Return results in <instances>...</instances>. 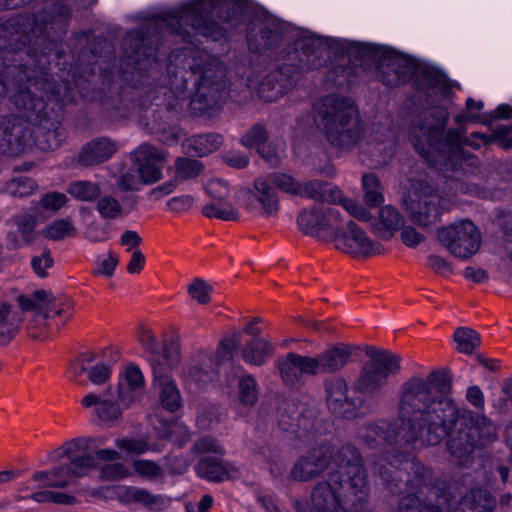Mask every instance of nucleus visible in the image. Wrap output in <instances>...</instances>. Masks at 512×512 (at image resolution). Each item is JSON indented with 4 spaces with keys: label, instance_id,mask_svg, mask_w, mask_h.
<instances>
[{
    "label": "nucleus",
    "instance_id": "nucleus-1",
    "mask_svg": "<svg viewBox=\"0 0 512 512\" xmlns=\"http://www.w3.org/2000/svg\"><path fill=\"white\" fill-rule=\"evenodd\" d=\"M440 375L411 377L399 392V429L393 432L405 442L436 445L449 436V452L458 458L469 455L496 435L494 424L485 416L459 407L450 397L438 395Z\"/></svg>",
    "mask_w": 512,
    "mask_h": 512
},
{
    "label": "nucleus",
    "instance_id": "nucleus-2",
    "mask_svg": "<svg viewBox=\"0 0 512 512\" xmlns=\"http://www.w3.org/2000/svg\"><path fill=\"white\" fill-rule=\"evenodd\" d=\"M338 460V469L312 490L311 505L316 512H346L349 505L356 506L368 496L369 486L358 451L346 445L335 462Z\"/></svg>",
    "mask_w": 512,
    "mask_h": 512
},
{
    "label": "nucleus",
    "instance_id": "nucleus-3",
    "mask_svg": "<svg viewBox=\"0 0 512 512\" xmlns=\"http://www.w3.org/2000/svg\"><path fill=\"white\" fill-rule=\"evenodd\" d=\"M314 109L319 126L333 146L350 149L358 145L363 152H370L366 147L370 143H357L361 132L360 118L351 100L330 95L319 100Z\"/></svg>",
    "mask_w": 512,
    "mask_h": 512
},
{
    "label": "nucleus",
    "instance_id": "nucleus-4",
    "mask_svg": "<svg viewBox=\"0 0 512 512\" xmlns=\"http://www.w3.org/2000/svg\"><path fill=\"white\" fill-rule=\"evenodd\" d=\"M106 442L105 437L81 436L64 442L61 446L49 454L52 462H59L63 458L69 460L67 466L53 469L54 479L47 482L55 488L66 487L73 477L86 475L90 469L96 466V460L91 449L100 447Z\"/></svg>",
    "mask_w": 512,
    "mask_h": 512
},
{
    "label": "nucleus",
    "instance_id": "nucleus-5",
    "mask_svg": "<svg viewBox=\"0 0 512 512\" xmlns=\"http://www.w3.org/2000/svg\"><path fill=\"white\" fill-rule=\"evenodd\" d=\"M366 354L369 361L363 366L356 387L364 393H373L401 371V356L375 347H369Z\"/></svg>",
    "mask_w": 512,
    "mask_h": 512
},
{
    "label": "nucleus",
    "instance_id": "nucleus-6",
    "mask_svg": "<svg viewBox=\"0 0 512 512\" xmlns=\"http://www.w3.org/2000/svg\"><path fill=\"white\" fill-rule=\"evenodd\" d=\"M328 241L336 250L354 259H366L383 251L382 245L372 239L357 223L343 218L342 224L336 225Z\"/></svg>",
    "mask_w": 512,
    "mask_h": 512
},
{
    "label": "nucleus",
    "instance_id": "nucleus-7",
    "mask_svg": "<svg viewBox=\"0 0 512 512\" xmlns=\"http://www.w3.org/2000/svg\"><path fill=\"white\" fill-rule=\"evenodd\" d=\"M192 74L196 92L191 101L192 108L204 112L217 104L224 88L225 70L217 59H209L203 66L193 67Z\"/></svg>",
    "mask_w": 512,
    "mask_h": 512
},
{
    "label": "nucleus",
    "instance_id": "nucleus-8",
    "mask_svg": "<svg viewBox=\"0 0 512 512\" xmlns=\"http://www.w3.org/2000/svg\"><path fill=\"white\" fill-rule=\"evenodd\" d=\"M447 123V114L440 112V116L433 126L422 125L414 126L411 129V138L415 149L425 157L428 161H432L430 156L432 151H448L457 150L464 140L457 130H449L443 135L444 127Z\"/></svg>",
    "mask_w": 512,
    "mask_h": 512
},
{
    "label": "nucleus",
    "instance_id": "nucleus-9",
    "mask_svg": "<svg viewBox=\"0 0 512 512\" xmlns=\"http://www.w3.org/2000/svg\"><path fill=\"white\" fill-rule=\"evenodd\" d=\"M436 237L451 255L461 260L474 256L482 242L480 230L469 220L456 221L439 228Z\"/></svg>",
    "mask_w": 512,
    "mask_h": 512
},
{
    "label": "nucleus",
    "instance_id": "nucleus-10",
    "mask_svg": "<svg viewBox=\"0 0 512 512\" xmlns=\"http://www.w3.org/2000/svg\"><path fill=\"white\" fill-rule=\"evenodd\" d=\"M120 359V351L115 347H107L99 353L83 352L73 366L76 376L86 373L94 385H102L111 377V368Z\"/></svg>",
    "mask_w": 512,
    "mask_h": 512
},
{
    "label": "nucleus",
    "instance_id": "nucleus-11",
    "mask_svg": "<svg viewBox=\"0 0 512 512\" xmlns=\"http://www.w3.org/2000/svg\"><path fill=\"white\" fill-rule=\"evenodd\" d=\"M344 447L336 453L329 444L322 443L313 447L295 462L290 471L291 479L301 482L312 480L321 475L331 463L335 465V470L338 469L339 460L335 462V459Z\"/></svg>",
    "mask_w": 512,
    "mask_h": 512
},
{
    "label": "nucleus",
    "instance_id": "nucleus-12",
    "mask_svg": "<svg viewBox=\"0 0 512 512\" xmlns=\"http://www.w3.org/2000/svg\"><path fill=\"white\" fill-rule=\"evenodd\" d=\"M178 361L177 351L169 350H165L162 356H154L151 360L155 385L160 390L161 404L165 409L172 412L176 411L181 404L179 391L170 378V370Z\"/></svg>",
    "mask_w": 512,
    "mask_h": 512
},
{
    "label": "nucleus",
    "instance_id": "nucleus-13",
    "mask_svg": "<svg viewBox=\"0 0 512 512\" xmlns=\"http://www.w3.org/2000/svg\"><path fill=\"white\" fill-rule=\"evenodd\" d=\"M16 300L22 313L34 312L33 317L27 323V331L32 338H41L46 330L52 306L55 304L54 296L51 292L37 290L31 294H21Z\"/></svg>",
    "mask_w": 512,
    "mask_h": 512
},
{
    "label": "nucleus",
    "instance_id": "nucleus-14",
    "mask_svg": "<svg viewBox=\"0 0 512 512\" xmlns=\"http://www.w3.org/2000/svg\"><path fill=\"white\" fill-rule=\"evenodd\" d=\"M297 224L303 233L328 240L336 225L342 224V215L335 207H311L299 213Z\"/></svg>",
    "mask_w": 512,
    "mask_h": 512
},
{
    "label": "nucleus",
    "instance_id": "nucleus-15",
    "mask_svg": "<svg viewBox=\"0 0 512 512\" xmlns=\"http://www.w3.org/2000/svg\"><path fill=\"white\" fill-rule=\"evenodd\" d=\"M241 205L248 211L266 216H275L279 210V197L267 177H258L252 189L241 192Z\"/></svg>",
    "mask_w": 512,
    "mask_h": 512
},
{
    "label": "nucleus",
    "instance_id": "nucleus-16",
    "mask_svg": "<svg viewBox=\"0 0 512 512\" xmlns=\"http://www.w3.org/2000/svg\"><path fill=\"white\" fill-rule=\"evenodd\" d=\"M406 209L411 221L425 227L435 223L443 212L450 210L451 203L432 191L423 190L411 198Z\"/></svg>",
    "mask_w": 512,
    "mask_h": 512
},
{
    "label": "nucleus",
    "instance_id": "nucleus-17",
    "mask_svg": "<svg viewBox=\"0 0 512 512\" xmlns=\"http://www.w3.org/2000/svg\"><path fill=\"white\" fill-rule=\"evenodd\" d=\"M168 157L165 150L143 143L132 153L133 166L137 168L143 185H152L163 178V167Z\"/></svg>",
    "mask_w": 512,
    "mask_h": 512
},
{
    "label": "nucleus",
    "instance_id": "nucleus-18",
    "mask_svg": "<svg viewBox=\"0 0 512 512\" xmlns=\"http://www.w3.org/2000/svg\"><path fill=\"white\" fill-rule=\"evenodd\" d=\"M145 379L140 368L129 363L119 373L117 396L120 403L129 408L138 403L145 393Z\"/></svg>",
    "mask_w": 512,
    "mask_h": 512
},
{
    "label": "nucleus",
    "instance_id": "nucleus-19",
    "mask_svg": "<svg viewBox=\"0 0 512 512\" xmlns=\"http://www.w3.org/2000/svg\"><path fill=\"white\" fill-rule=\"evenodd\" d=\"M352 355L351 348L345 344L332 346L320 354L309 356L312 376L318 374H332L340 371L349 362Z\"/></svg>",
    "mask_w": 512,
    "mask_h": 512
},
{
    "label": "nucleus",
    "instance_id": "nucleus-20",
    "mask_svg": "<svg viewBox=\"0 0 512 512\" xmlns=\"http://www.w3.org/2000/svg\"><path fill=\"white\" fill-rule=\"evenodd\" d=\"M347 383L343 378L335 377L325 381L326 403L336 415L350 418L355 415L358 404L347 395Z\"/></svg>",
    "mask_w": 512,
    "mask_h": 512
},
{
    "label": "nucleus",
    "instance_id": "nucleus-21",
    "mask_svg": "<svg viewBox=\"0 0 512 512\" xmlns=\"http://www.w3.org/2000/svg\"><path fill=\"white\" fill-rule=\"evenodd\" d=\"M110 394V389L101 394L88 393L82 398L81 404L85 408L92 409L101 422L112 426L120 420L122 411L119 404L111 401Z\"/></svg>",
    "mask_w": 512,
    "mask_h": 512
},
{
    "label": "nucleus",
    "instance_id": "nucleus-22",
    "mask_svg": "<svg viewBox=\"0 0 512 512\" xmlns=\"http://www.w3.org/2000/svg\"><path fill=\"white\" fill-rule=\"evenodd\" d=\"M276 364L283 382L287 385L300 383L304 375L312 376L309 356L290 352L284 358L278 359Z\"/></svg>",
    "mask_w": 512,
    "mask_h": 512
},
{
    "label": "nucleus",
    "instance_id": "nucleus-23",
    "mask_svg": "<svg viewBox=\"0 0 512 512\" xmlns=\"http://www.w3.org/2000/svg\"><path fill=\"white\" fill-rule=\"evenodd\" d=\"M198 7H191L186 9L179 15V23H188L195 31L203 36L210 37L213 40L222 38L226 31L232 28V24L225 20L223 26L215 22H208L202 15H198Z\"/></svg>",
    "mask_w": 512,
    "mask_h": 512
},
{
    "label": "nucleus",
    "instance_id": "nucleus-24",
    "mask_svg": "<svg viewBox=\"0 0 512 512\" xmlns=\"http://www.w3.org/2000/svg\"><path fill=\"white\" fill-rule=\"evenodd\" d=\"M117 146L107 138H100L87 143L79 156L83 165L91 166L100 164L116 152Z\"/></svg>",
    "mask_w": 512,
    "mask_h": 512
},
{
    "label": "nucleus",
    "instance_id": "nucleus-25",
    "mask_svg": "<svg viewBox=\"0 0 512 512\" xmlns=\"http://www.w3.org/2000/svg\"><path fill=\"white\" fill-rule=\"evenodd\" d=\"M23 320L22 311L7 302L0 303V345L8 344L15 337Z\"/></svg>",
    "mask_w": 512,
    "mask_h": 512
},
{
    "label": "nucleus",
    "instance_id": "nucleus-26",
    "mask_svg": "<svg viewBox=\"0 0 512 512\" xmlns=\"http://www.w3.org/2000/svg\"><path fill=\"white\" fill-rule=\"evenodd\" d=\"M196 473L201 478L209 481L220 482L238 476V470L231 465H224L212 458H203L195 467Z\"/></svg>",
    "mask_w": 512,
    "mask_h": 512
},
{
    "label": "nucleus",
    "instance_id": "nucleus-27",
    "mask_svg": "<svg viewBox=\"0 0 512 512\" xmlns=\"http://www.w3.org/2000/svg\"><path fill=\"white\" fill-rule=\"evenodd\" d=\"M317 202L336 204L340 199V190L326 182L312 180L301 183L299 195Z\"/></svg>",
    "mask_w": 512,
    "mask_h": 512
},
{
    "label": "nucleus",
    "instance_id": "nucleus-28",
    "mask_svg": "<svg viewBox=\"0 0 512 512\" xmlns=\"http://www.w3.org/2000/svg\"><path fill=\"white\" fill-rule=\"evenodd\" d=\"M403 222L404 218L396 208L385 205L379 210L378 217L373 223V229L381 238L389 239L403 225Z\"/></svg>",
    "mask_w": 512,
    "mask_h": 512
},
{
    "label": "nucleus",
    "instance_id": "nucleus-29",
    "mask_svg": "<svg viewBox=\"0 0 512 512\" xmlns=\"http://www.w3.org/2000/svg\"><path fill=\"white\" fill-rule=\"evenodd\" d=\"M274 345L264 338L251 339L242 349V358L249 365L261 366L274 354Z\"/></svg>",
    "mask_w": 512,
    "mask_h": 512
},
{
    "label": "nucleus",
    "instance_id": "nucleus-30",
    "mask_svg": "<svg viewBox=\"0 0 512 512\" xmlns=\"http://www.w3.org/2000/svg\"><path fill=\"white\" fill-rule=\"evenodd\" d=\"M495 505V499L486 490L475 489L462 499L454 512H492Z\"/></svg>",
    "mask_w": 512,
    "mask_h": 512
},
{
    "label": "nucleus",
    "instance_id": "nucleus-31",
    "mask_svg": "<svg viewBox=\"0 0 512 512\" xmlns=\"http://www.w3.org/2000/svg\"><path fill=\"white\" fill-rule=\"evenodd\" d=\"M419 482L417 483V485ZM406 491L409 492L404 496L399 503L397 512H441L440 508L428 506L423 503L418 494H424L423 488L417 490L416 494H413V489L416 484L410 480L405 482Z\"/></svg>",
    "mask_w": 512,
    "mask_h": 512
},
{
    "label": "nucleus",
    "instance_id": "nucleus-32",
    "mask_svg": "<svg viewBox=\"0 0 512 512\" xmlns=\"http://www.w3.org/2000/svg\"><path fill=\"white\" fill-rule=\"evenodd\" d=\"M66 192L77 201L93 202L99 198L101 188L99 184L91 181L76 180L67 185Z\"/></svg>",
    "mask_w": 512,
    "mask_h": 512
},
{
    "label": "nucleus",
    "instance_id": "nucleus-33",
    "mask_svg": "<svg viewBox=\"0 0 512 512\" xmlns=\"http://www.w3.org/2000/svg\"><path fill=\"white\" fill-rule=\"evenodd\" d=\"M116 447L120 450L121 457H135L146 453L147 451H155L157 448L150 445L145 437H122L115 441Z\"/></svg>",
    "mask_w": 512,
    "mask_h": 512
},
{
    "label": "nucleus",
    "instance_id": "nucleus-34",
    "mask_svg": "<svg viewBox=\"0 0 512 512\" xmlns=\"http://www.w3.org/2000/svg\"><path fill=\"white\" fill-rule=\"evenodd\" d=\"M267 132L261 125H255L242 137L241 142L248 148H256L258 153L268 162H275L277 156L265 155Z\"/></svg>",
    "mask_w": 512,
    "mask_h": 512
},
{
    "label": "nucleus",
    "instance_id": "nucleus-35",
    "mask_svg": "<svg viewBox=\"0 0 512 512\" xmlns=\"http://www.w3.org/2000/svg\"><path fill=\"white\" fill-rule=\"evenodd\" d=\"M95 208L104 220H116L126 215L124 205L112 195L99 196Z\"/></svg>",
    "mask_w": 512,
    "mask_h": 512
},
{
    "label": "nucleus",
    "instance_id": "nucleus-36",
    "mask_svg": "<svg viewBox=\"0 0 512 512\" xmlns=\"http://www.w3.org/2000/svg\"><path fill=\"white\" fill-rule=\"evenodd\" d=\"M203 164L186 157H179L174 163V178L180 183L196 179L203 171Z\"/></svg>",
    "mask_w": 512,
    "mask_h": 512
},
{
    "label": "nucleus",
    "instance_id": "nucleus-37",
    "mask_svg": "<svg viewBox=\"0 0 512 512\" xmlns=\"http://www.w3.org/2000/svg\"><path fill=\"white\" fill-rule=\"evenodd\" d=\"M76 234V228L69 218L57 219L47 224L43 230L42 235L52 241H59L66 237H71Z\"/></svg>",
    "mask_w": 512,
    "mask_h": 512
},
{
    "label": "nucleus",
    "instance_id": "nucleus-38",
    "mask_svg": "<svg viewBox=\"0 0 512 512\" xmlns=\"http://www.w3.org/2000/svg\"><path fill=\"white\" fill-rule=\"evenodd\" d=\"M362 188L367 205L374 207L384 201L383 188L374 174L368 173L362 176Z\"/></svg>",
    "mask_w": 512,
    "mask_h": 512
},
{
    "label": "nucleus",
    "instance_id": "nucleus-39",
    "mask_svg": "<svg viewBox=\"0 0 512 512\" xmlns=\"http://www.w3.org/2000/svg\"><path fill=\"white\" fill-rule=\"evenodd\" d=\"M454 341L460 353L471 354L480 345V335L473 329L460 327L454 332Z\"/></svg>",
    "mask_w": 512,
    "mask_h": 512
},
{
    "label": "nucleus",
    "instance_id": "nucleus-40",
    "mask_svg": "<svg viewBox=\"0 0 512 512\" xmlns=\"http://www.w3.org/2000/svg\"><path fill=\"white\" fill-rule=\"evenodd\" d=\"M238 399L245 406H253L258 400V389L255 378L250 374H243L238 381Z\"/></svg>",
    "mask_w": 512,
    "mask_h": 512
},
{
    "label": "nucleus",
    "instance_id": "nucleus-41",
    "mask_svg": "<svg viewBox=\"0 0 512 512\" xmlns=\"http://www.w3.org/2000/svg\"><path fill=\"white\" fill-rule=\"evenodd\" d=\"M270 183L280 191L298 196L301 188V182L292 175L282 172L271 173L266 176Z\"/></svg>",
    "mask_w": 512,
    "mask_h": 512
},
{
    "label": "nucleus",
    "instance_id": "nucleus-42",
    "mask_svg": "<svg viewBox=\"0 0 512 512\" xmlns=\"http://www.w3.org/2000/svg\"><path fill=\"white\" fill-rule=\"evenodd\" d=\"M223 143V139L218 134L198 135L191 139V145L195 152L200 155H206L218 150Z\"/></svg>",
    "mask_w": 512,
    "mask_h": 512
},
{
    "label": "nucleus",
    "instance_id": "nucleus-43",
    "mask_svg": "<svg viewBox=\"0 0 512 512\" xmlns=\"http://www.w3.org/2000/svg\"><path fill=\"white\" fill-rule=\"evenodd\" d=\"M212 291V285L202 278H194L187 285L188 295L199 304H208Z\"/></svg>",
    "mask_w": 512,
    "mask_h": 512
},
{
    "label": "nucleus",
    "instance_id": "nucleus-44",
    "mask_svg": "<svg viewBox=\"0 0 512 512\" xmlns=\"http://www.w3.org/2000/svg\"><path fill=\"white\" fill-rule=\"evenodd\" d=\"M202 213L209 218H218L224 221H235L239 218L238 210L229 204L210 203L203 207Z\"/></svg>",
    "mask_w": 512,
    "mask_h": 512
},
{
    "label": "nucleus",
    "instance_id": "nucleus-45",
    "mask_svg": "<svg viewBox=\"0 0 512 512\" xmlns=\"http://www.w3.org/2000/svg\"><path fill=\"white\" fill-rule=\"evenodd\" d=\"M474 138L481 139L484 143L498 142L499 146L504 149L512 148V127H497L490 135L474 133Z\"/></svg>",
    "mask_w": 512,
    "mask_h": 512
},
{
    "label": "nucleus",
    "instance_id": "nucleus-46",
    "mask_svg": "<svg viewBox=\"0 0 512 512\" xmlns=\"http://www.w3.org/2000/svg\"><path fill=\"white\" fill-rule=\"evenodd\" d=\"M134 472L150 481L159 479L163 476L162 468L154 461L147 459L134 460L132 463Z\"/></svg>",
    "mask_w": 512,
    "mask_h": 512
},
{
    "label": "nucleus",
    "instance_id": "nucleus-47",
    "mask_svg": "<svg viewBox=\"0 0 512 512\" xmlns=\"http://www.w3.org/2000/svg\"><path fill=\"white\" fill-rule=\"evenodd\" d=\"M36 183L26 177L12 179L7 184V192L14 197H27L36 190Z\"/></svg>",
    "mask_w": 512,
    "mask_h": 512
},
{
    "label": "nucleus",
    "instance_id": "nucleus-48",
    "mask_svg": "<svg viewBox=\"0 0 512 512\" xmlns=\"http://www.w3.org/2000/svg\"><path fill=\"white\" fill-rule=\"evenodd\" d=\"M116 185L121 191L128 192L140 190L143 183L140 179L137 168L134 167V169L122 173L118 177Z\"/></svg>",
    "mask_w": 512,
    "mask_h": 512
},
{
    "label": "nucleus",
    "instance_id": "nucleus-49",
    "mask_svg": "<svg viewBox=\"0 0 512 512\" xmlns=\"http://www.w3.org/2000/svg\"><path fill=\"white\" fill-rule=\"evenodd\" d=\"M336 204H340L352 217L360 221H368L371 213L359 202L345 198L340 191V199Z\"/></svg>",
    "mask_w": 512,
    "mask_h": 512
},
{
    "label": "nucleus",
    "instance_id": "nucleus-50",
    "mask_svg": "<svg viewBox=\"0 0 512 512\" xmlns=\"http://www.w3.org/2000/svg\"><path fill=\"white\" fill-rule=\"evenodd\" d=\"M68 203V197L61 192H49L41 196L39 206L44 210L57 212Z\"/></svg>",
    "mask_w": 512,
    "mask_h": 512
},
{
    "label": "nucleus",
    "instance_id": "nucleus-51",
    "mask_svg": "<svg viewBox=\"0 0 512 512\" xmlns=\"http://www.w3.org/2000/svg\"><path fill=\"white\" fill-rule=\"evenodd\" d=\"M17 232L20 235V242L28 243L33 236L36 220L31 214H23L15 219Z\"/></svg>",
    "mask_w": 512,
    "mask_h": 512
},
{
    "label": "nucleus",
    "instance_id": "nucleus-52",
    "mask_svg": "<svg viewBox=\"0 0 512 512\" xmlns=\"http://www.w3.org/2000/svg\"><path fill=\"white\" fill-rule=\"evenodd\" d=\"M128 493L130 498L133 500L143 503L151 508H160L166 503L165 498L161 496H155L141 488L130 489Z\"/></svg>",
    "mask_w": 512,
    "mask_h": 512
},
{
    "label": "nucleus",
    "instance_id": "nucleus-53",
    "mask_svg": "<svg viewBox=\"0 0 512 512\" xmlns=\"http://www.w3.org/2000/svg\"><path fill=\"white\" fill-rule=\"evenodd\" d=\"M118 265V256L109 253L106 257L99 258L96 262V267L93 270L95 275H102L111 277Z\"/></svg>",
    "mask_w": 512,
    "mask_h": 512
},
{
    "label": "nucleus",
    "instance_id": "nucleus-54",
    "mask_svg": "<svg viewBox=\"0 0 512 512\" xmlns=\"http://www.w3.org/2000/svg\"><path fill=\"white\" fill-rule=\"evenodd\" d=\"M184 376L187 380L199 385L205 384L211 379L210 372L197 363L189 364L184 371Z\"/></svg>",
    "mask_w": 512,
    "mask_h": 512
},
{
    "label": "nucleus",
    "instance_id": "nucleus-55",
    "mask_svg": "<svg viewBox=\"0 0 512 512\" xmlns=\"http://www.w3.org/2000/svg\"><path fill=\"white\" fill-rule=\"evenodd\" d=\"M194 450L199 454L213 453L216 455L223 454V447L212 437H203L194 444Z\"/></svg>",
    "mask_w": 512,
    "mask_h": 512
},
{
    "label": "nucleus",
    "instance_id": "nucleus-56",
    "mask_svg": "<svg viewBox=\"0 0 512 512\" xmlns=\"http://www.w3.org/2000/svg\"><path fill=\"white\" fill-rule=\"evenodd\" d=\"M32 268L34 272L39 277L47 276V269L51 268L53 265V259L50 255L49 251H44L40 256H35L31 261Z\"/></svg>",
    "mask_w": 512,
    "mask_h": 512
},
{
    "label": "nucleus",
    "instance_id": "nucleus-57",
    "mask_svg": "<svg viewBox=\"0 0 512 512\" xmlns=\"http://www.w3.org/2000/svg\"><path fill=\"white\" fill-rule=\"evenodd\" d=\"M206 190L208 194L219 201L224 200L230 194V189L226 181L215 179L207 184Z\"/></svg>",
    "mask_w": 512,
    "mask_h": 512
},
{
    "label": "nucleus",
    "instance_id": "nucleus-58",
    "mask_svg": "<svg viewBox=\"0 0 512 512\" xmlns=\"http://www.w3.org/2000/svg\"><path fill=\"white\" fill-rule=\"evenodd\" d=\"M138 340L146 351L150 353H155L157 351L158 342L150 328L146 326L139 327Z\"/></svg>",
    "mask_w": 512,
    "mask_h": 512
},
{
    "label": "nucleus",
    "instance_id": "nucleus-59",
    "mask_svg": "<svg viewBox=\"0 0 512 512\" xmlns=\"http://www.w3.org/2000/svg\"><path fill=\"white\" fill-rule=\"evenodd\" d=\"M194 198L191 195H180L172 197L167 202V207L175 213L184 212L192 207Z\"/></svg>",
    "mask_w": 512,
    "mask_h": 512
},
{
    "label": "nucleus",
    "instance_id": "nucleus-60",
    "mask_svg": "<svg viewBox=\"0 0 512 512\" xmlns=\"http://www.w3.org/2000/svg\"><path fill=\"white\" fill-rule=\"evenodd\" d=\"M400 236L403 243L410 248L417 247L425 240V236L412 226L404 227Z\"/></svg>",
    "mask_w": 512,
    "mask_h": 512
},
{
    "label": "nucleus",
    "instance_id": "nucleus-61",
    "mask_svg": "<svg viewBox=\"0 0 512 512\" xmlns=\"http://www.w3.org/2000/svg\"><path fill=\"white\" fill-rule=\"evenodd\" d=\"M240 344V335L238 333H233L231 336L221 341L219 346V353L222 354V358H230L232 354L237 351Z\"/></svg>",
    "mask_w": 512,
    "mask_h": 512
},
{
    "label": "nucleus",
    "instance_id": "nucleus-62",
    "mask_svg": "<svg viewBox=\"0 0 512 512\" xmlns=\"http://www.w3.org/2000/svg\"><path fill=\"white\" fill-rule=\"evenodd\" d=\"M54 303L52 311L55 310L56 316L63 317L66 320L72 317L74 308L71 299L67 297L56 299L54 297Z\"/></svg>",
    "mask_w": 512,
    "mask_h": 512
},
{
    "label": "nucleus",
    "instance_id": "nucleus-63",
    "mask_svg": "<svg viewBox=\"0 0 512 512\" xmlns=\"http://www.w3.org/2000/svg\"><path fill=\"white\" fill-rule=\"evenodd\" d=\"M145 264V256L140 249H134L127 264V271L130 274H138Z\"/></svg>",
    "mask_w": 512,
    "mask_h": 512
},
{
    "label": "nucleus",
    "instance_id": "nucleus-64",
    "mask_svg": "<svg viewBox=\"0 0 512 512\" xmlns=\"http://www.w3.org/2000/svg\"><path fill=\"white\" fill-rule=\"evenodd\" d=\"M178 184L179 182L173 178L153 188L150 192V195L156 200L160 199L163 196H167L173 193L176 190Z\"/></svg>",
    "mask_w": 512,
    "mask_h": 512
}]
</instances>
